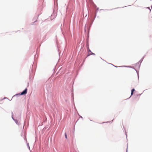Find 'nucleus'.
Returning <instances> with one entry per match:
<instances>
[{
  "label": "nucleus",
  "mask_w": 152,
  "mask_h": 152,
  "mask_svg": "<svg viewBox=\"0 0 152 152\" xmlns=\"http://www.w3.org/2000/svg\"><path fill=\"white\" fill-rule=\"evenodd\" d=\"M27 93V89L26 88L20 94L21 95H25Z\"/></svg>",
  "instance_id": "nucleus-1"
},
{
  "label": "nucleus",
  "mask_w": 152,
  "mask_h": 152,
  "mask_svg": "<svg viewBox=\"0 0 152 152\" xmlns=\"http://www.w3.org/2000/svg\"><path fill=\"white\" fill-rule=\"evenodd\" d=\"M65 137L66 139L67 137V135H66V133H65Z\"/></svg>",
  "instance_id": "nucleus-2"
},
{
  "label": "nucleus",
  "mask_w": 152,
  "mask_h": 152,
  "mask_svg": "<svg viewBox=\"0 0 152 152\" xmlns=\"http://www.w3.org/2000/svg\"><path fill=\"white\" fill-rule=\"evenodd\" d=\"M133 92L132 91H131V96H132L133 95Z\"/></svg>",
  "instance_id": "nucleus-3"
},
{
  "label": "nucleus",
  "mask_w": 152,
  "mask_h": 152,
  "mask_svg": "<svg viewBox=\"0 0 152 152\" xmlns=\"http://www.w3.org/2000/svg\"><path fill=\"white\" fill-rule=\"evenodd\" d=\"M135 91L134 89L133 88V89L131 91H132L133 92H134V91Z\"/></svg>",
  "instance_id": "nucleus-4"
},
{
  "label": "nucleus",
  "mask_w": 152,
  "mask_h": 152,
  "mask_svg": "<svg viewBox=\"0 0 152 152\" xmlns=\"http://www.w3.org/2000/svg\"><path fill=\"white\" fill-rule=\"evenodd\" d=\"M89 51H90L91 53V54H94V55L95 54L94 53H92L91 52L90 50H89Z\"/></svg>",
  "instance_id": "nucleus-5"
}]
</instances>
